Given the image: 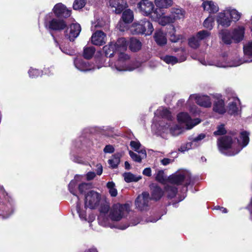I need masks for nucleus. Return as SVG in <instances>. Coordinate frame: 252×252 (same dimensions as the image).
I'll return each instance as SVG.
<instances>
[{"instance_id": "obj_44", "label": "nucleus", "mask_w": 252, "mask_h": 252, "mask_svg": "<svg viewBox=\"0 0 252 252\" xmlns=\"http://www.w3.org/2000/svg\"><path fill=\"white\" fill-rule=\"evenodd\" d=\"M144 25L145 29H146L145 34L146 35H151L154 31L152 23L149 21L144 19Z\"/></svg>"}, {"instance_id": "obj_54", "label": "nucleus", "mask_w": 252, "mask_h": 252, "mask_svg": "<svg viewBox=\"0 0 252 252\" xmlns=\"http://www.w3.org/2000/svg\"><path fill=\"white\" fill-rule=\"evenodd\" d=\"M156 179L157 181L162 183L163 182L165 178L164 175V172L163 170H159L156 174Z\"/></svg>"}, {"instance_id": "obj_1", "label": "nucleus", "mask_w": 252, "mask_h": 252, "mask_svg": "<svg viewBox=\"0 0 252 252\" xmlns=\"http://www.w3.org/2000/svg\"><path fill=\"white\" fill-rule=\"evenodd\" d=\"M249 133L246 131L240 132L238 136L236 133L222 137L218 140L220 152L228 156L239 153L249 142Z\"/></svg>"}, {"instance_id": "obj_9", "label": "nucleus", "mask_w": 252, "mask_h": 252, "mask_svg": "<svg viewBox=\"0 0 252 252\" xmlns=\"http://www.w3.org/2000/svg\"><path fill=\"white\" fill-rule=\"evenodd\" d=\"M127 204H115L111 209L109 217L113 221H119L127 213Z\"/></svg>"}, {"instance_id": "obj_19", "label": "nucleus", "mask_w": 252, "mask_h": 252, "mask_svg": "<svg viewBox=\"0 0 252 252\" xmlns=\"http://www.w3.org/2000/svg\"><path fill=\"white\" fill-rule=\"evenodd\" d=\"M112 11L116 14H120L127 6L125 0H108Z\"/></svg>"}, {"instance_id": "obj_62", "label": "nucleus", "mask_w": 252, "mask_h": 252, "mask_svg": "<svg viewBox=\"0 0 252 252\" xmlns=\"http://www.w3.org/2000/svg\"><path fill=\"white\" fill-rule=\"evenodd\" d=\"M144 175H145L148 177H150L151 176V169L150 168H146L144 169L142 172Z\"/></svg>"}, {"instance_id": "obj_23", "label": "nucleus", "mask_w": 252, "mask_h": 252, "mask_svg": "<svg viewBox=\"0 0 252 252\" xmlns=\"http://www.w3.org/2000/svg\"><path fill=\"white\" fill-rule=\"evenodd\" d=\"M108 206H105L100 209V214L98 217V220L100 225L103 226H109V218L107 217L106 214L109 211Z\"/></svg>"}, {"instance_id": "obj_40", "label": "nucleus", "mask_w": 252, "mask_h": 252, "mask_svg": "<svg viewBox=\"0 0 252 252\" xmlns=\"http://www.w3.org/2000/svg\"><path fill=\"white\" fill-rule=\"evenodd\" d=\"M109 189V192L112 197H116L118 194L117 189L116 188L115 184L113 182H108L106 185Z\"/></svg>"}, {"instance_id": "obj_28", "label": "nucleus", "mask_w": 252, "mask_h": 252, "mask_svg": "<svg viewBox=\"0 0 252 252\" xmlns=\"http://www.w3.org/2000/svg\"><path fill=\"white\" fill-rule=\"evenodd\" d=\"M202 7L204 10L208 11L209 13H215L218 11L219 7L217 4L212 1L206 0L204 1L202 4Z\"/></svg>"}, {"instance_id": "obj_7", "label": "nucleus", "mask_w": 252, "mask_h": 252, "mask_svg": "<svg viewBox=\"0 0 252 252\" xmlns=\"http://www.w3.org/2000/svg\"><path fill=\"white\" fill-rule=\"evenodd\" d=\"M3 196L2 203H0V216L2 219L9 218L14 211V202L13 199L4 191L1 190Z\"/></svg>"}, {"instance_id": "obj_36", "label": "nucleus", "mask_w": 252, "mask_h": 252, "mask_svg": "<svg viewBox=\"0 0 252 252\" xmlns=\"http://www.w3.org/2000/svg\"><path fill=\"white\" fill-rule=\"evenodd\" d=\"M141 43L138 39L131 38L129 43V49L133 52H137L139 51L141 48Z\"/></svg>"}, {"instance_id": "obj_14", "label": "nucleus", "mask_w": 252, "mask_h": 252, "mask_svg": "<svg viewBox=\"0 0 252 252\" xmlns=\"http://www.w3.org/2000/svg\"><path fill=\"white\" fill-rule=\"evenodd\" d=\"M81 30L80 24L73 23L65 31V36L70 41H73L78 36Z\"/></svg>"}, {"instance_id": "obj_3", "label": "nucleus", "mask_w": 252, "mask_h": 252, "mask_svg": "<svg viewBox=\"0 0 252 252\" xmlns=\"http://www.w3.org/2000/svg\"><path fill=\"white\" fill-rule=\"evenodd\" d=\"M244 53L245 57L249 58L248 59H244L243 61L230 63L229 65L220 64L218 63L206 61L204 58L198 57L196 55H192L191 57L193 59L197 60L199 62L205 65H216L219 67H225L226 66L235 67L240 65L244 63H250L252 62V42H249L244 46Z\"/></svg>"}, {"instance_id": "obj_57", "label": "nucleus", "mask_w": 252, "mask_h": 252, "mask_svg": "<svg viewBox=\"0 0 252 252\" xmlns=\"http://www.w3.org/2000/svg\"><path fill=\"white\" fill-rule=\"evenodd\" d=\"M60 49L62 51V52L63 53L69 55H72L73 52L67 47L63 46V45H60Z\"/></svg>"}, {"instance_id": "obj_61", "label": "nucleus", "mask_w": 252, "mask_h": 252, "mask_svg": "<svg viewBox=\"0 0 252 252\" xmlns=\"http://www.w3.org/2000/svg\"><path fill=\"white\" fill-rule=\"evenodd\" d=\"M86 176L88 180H91L95 177V173L94 172L90 171L87 174Z\"/></svg>"}, {"instance_id": "obj_18", "label": "nucleus", "mask_w": 252, "mask_h": 252, "mask_svg": "<svg viewBox=\"0 0 252 252\" xmlns=\"http://www.w3.org/2000/svg\"><path fill=\"white\" fill-rule=\"evenodd\" d=\"M53 11L55 15L60 18H67L71 15V11L62 3L56 4Z\"/></svg>"}, {"instance_id": "obj_51", "label": "nucleus", "mask_w": 252, "mask_h": 252, "mask_svg": "<svg viewBox=\"0 0 252 252\" xmlns=\"http://www.w3.org/2000/svg\"><path fill=\"white\" fill-rule=\"evenodd\" d=\"M28 73L31 78H33L38 77L42 75V72L38 69L31 68L29 70Z\"/></svg>"}, {"instance_id": "obj_31", "label": "nucleus", "mask_w": 252, "mask_h": 252, "mask_svg": "<svg viewBox=\"0 0 252 252\" xmlns=\"http://www.w3.org/2000/svg\"><path fill=\"white\" fill-rule=\"evenodd\" d=\"M154 38L156 43L159 46L166 44L167 39L165 34L161 31H157L155 33Z\"/></svg>"}, {"instance_id": "obj_30", "label": "nucleus", "mask_w": 252, "mask_h": 252, "mask_svg": "<svg viewBox=\"0 0 252 252\" xmlns=\"http://www.w3.org/2000/svg\"><path fill=\"white\" fill-rule=\"evenodd\" d=\"M220 37L223 42L226 44H230L232 43V33L231 34L229 31L227 30H222L219 32Z\"/></svg>"}, {"instance_id": "obj_46", "label": "nucleus", "mask_w": 252, "mask_h": 252, "mask_svg": "<svg viewBox=\"0 0 252 252\" xmlns=\"http://www.w3.org/2000/svg\"><path fill=\"white\" fill-rule=\"evenodd\" d=\"M88 147L90 146V142L88 141V140L85 138L84 137H81L76 142L75 146L78 148H82L83 146Z\"/></svg>"}, {"instance_id": "obj_38", "label": "nucleus", "mask_w": 252, "mask_h": 252, "mask_svg": "<svg viewBox=\"0 0 252 252\" xmlns=\"http://www.w3.org/2000/svg\"><path fill=\"white\" fill-rule=\"evenodd\" d=\"M120 157L121 156L119 154H115L111 159L108 160V162L112 168L117 167L120 162Z\"/></svg>"}, {"instance_id": "obj_27", "label": "nucleus", "mask_w": 252, "mask_h": 252, "mask_svg": "<svg viewBox=\"0 0 252 252\" xmlns=\"http://www.w3.org/2000/svg\"><path fill=\"white\" fill-rule=\"evenodd\" d=\"M217 21L219 25H220L224 27H228L231 24V20L228 16H226L223 12L219 13Z\"/></svg>"}, {"instance_id": "obj_13", "label": "nucleus", "mask_w": 252, "mask_h": 252, "mask_svg": "<svg viewBox=\"0 0 252 252\" xmlns=\"http://www.w3.org/2000/svg\"><path fill=\"white\" fill-rule=\"evenodd\" d=\"M177 119L179 123L185 124L187 129H191L200 122L199 119L192 120L187 113L182 112L177 115Z\"/></svg>"}, {"instance_id": "obj_39", "label": "nucleus", "mask_w": 252, "mask_h": 252, "mask_svg": "<svg viewBox=\"0 0 252 252\" xmlns=\"http://www.w3.org/2000/svg\"><path fill=\"white\" fill-rule=\"evenodd\" d=\"M95 51L94 47H87L84 49L83 55L85 59H89L91 58L94 55Z\"/></svg>"}, {"instance_id": "obj_20", "label": "nucleus", "mask_w": 252, "mask_h": 252, "mask_svg": "<svg viewBox=\"0 0 252 252\" xmlns=\"http://www.w3.org/2000/svg\"><path fill=\"white\" fill-rule=\"evenodd\" d=\"M106 34L101 31H96L92 36L93 44L101 46L105 43Z\"/></svg>"}, {"instance_id": "obj_17", "label": "nucleus", "mask_w": 252, "mask_h": 252, "mask_svg": "<svg viewBox=\"0 0 252 252\" xmlns=\"http://www.w3.org/2000/svg\"><path fill=\"white\" fill-rule=\"evenodd\" d=\"M138 7L143 15H150L154 11V5L152 2L148 0H142L138 4Z\"/></svg>"}, {"instance_id": "obj_8", "label": "nucleus", "mask_w": 252, "mask_h": 252, "mask_svg": "<svg viewBox=\"0 0 252 252\" xmlns=\"http://www.w3.org/2000/svg\"><path fill=\"white\" fill-rule=\"evenodd\" d=\"M101 198V194L94 190H90L85 195V205L91 209L97 207Z\"/></svg>"}, {"instance_id": "obj_52", "label": "nucleus", "mask_w": 252, "mask_h": 252, "mask_svg": "<svg viewBox=\"0 0 252 252\" xmlns=\"http://www.w3.org/2000/svg\"><path fill=\"white\" fill-rule=\"evenodd\" d=\"M226 133V130L224 128V125L223 124H221L218 126L217 130L214 132V134L215 135H221L225 134Z\"/></svg>"}, {"instance_id": "obj_35", "label": "nucleus", "mask_w": 252, "mask_h": 252, "mask_svg": "<svg viewBox=\"0 0 252 252\" xmlns=\"http://www.w3.org/2000/svg\"><path fill=\"white\" fill-rule=\"evenodd\" d=\"M157 116H159L163 118H166L168 120L171 119V115L170 112L165 108H159L155 113Z\"/></svg>"}, {"instance_id": "obj_58", "label": "nucleus", "mask_w": 252, "mask_h": 252, "mask_svg": "<svg viewBox=\"0 0 252 252\" xmlns=\"http://www.w3.org/2000/svg\"><path fill=\"white\" fill-rule=\"evenodd\" d=\"M92 25H93V26L91 28H92V30L93 31L94 27V28H100L103 26L104 23L102 21L100 20V19H98L96 21L93 22Z\"/></svg>"}, {"instance_id": "obj_42", "label": "nucleus", "mask_w": 252, "mask_h": 252, "mask_svg": "<svg viewBox=\"0 0 252 252\" xmlns=\"http://www.w3.org/2000/svg\"><path fill=\"white\" fill-rule=\"evenodd\" d=\"M210 34L211 33L209 31L202 30L198 32L195 35L201 42L202 40L207 39L210 36Z\"/></svg>"}, {"instance_id": "obj_41", "label": "nucleus", "mask_w": 252, "mask_h": 252, "mask_svg": "<svg viewBox=\"0 0 252 252\" xmlns=\"http://www.w3.org/2000/svg\"><path fill=\"white\" fill-rule=\"evenodd\" d=\"M81 178V177L80 176L76 175L74 177V179L71 180L68 185V189L70 192L74 195H76V194L74 192V189L76 186L77 182L80 180Z\"/></svg>"}, {"instance_id": "obj_63", "label": "nucleus", "mask_w": 252, "mask_h": 252, "mask_svg": "<svg viewBox=\"0 0 252 252\" xmlns=\"http://www.w3.org/2000/svg\"><path fill=\"white\" fill-rule=\"evenodd\" d=\"M173 160L170 158H164L161 160V162L163 165H167L169 164L170 163L172 162Z\"/></svg>"}, {"instance_id": "obj_26", "label": "nucleus", "mask_w": 252, "mask_h": 252, "mask_svg": "<svg viewBox=\"0 0 252 252\" xmlns=\"http://www.w3.org/2000/svg\"><path fill=\"white\" fill-rule=\"evenodd\" d=\"M144 20L138 23H133L131 28V32L133 34H145Z\"/></svg>"}, {"instance_id": "obj_29", "label": "nucleus", "mask_w": 252, "mask_h": 252, "mask_svg": "<svg viewBox=\"0 0 252 252\" xmlns=\"http://www.w3.org/2000/svg\"><path fill=\"white\" fill-rule=\"evenodd\" d=\"M245 29L243 27H239L235 29L232 32V38L235 42H239L243 40Z\"/></svg>"}, {"instance_id": "obj_64", "label": "nucleus", "mask_w": 252, "mask_h": 252, "mask_svg": "<svg viewBox=\"0 0 252 252\" xmlns=\"http://www.w3.org/2000/svg\"><path fill=\"white\" fill-rule=\"evenodd\" d=\"M138 153V154H140V157H142V159L144 158H146V156H147V154H146V152L145 151V150L144 149H141V150H138V151H136Z\"/></svg>"}, {"instance_id": "obj_45", "label": "nucleus", "mask_w": 252, "mask_h": 252, "mask_svg": "<svg viewBox=\"0 0 252 252\" xmlns=\"http://www.w3.org/2000/svg\"><path fill=\"white\" fill-rule=\"evenodd\" d=\"M76 210L80 219L82 220H87L86 211L80 208V203L78 201L76 205Z\"/></svg>"}, {"instance_id": "obj_47", "label": "nucleus", "mask_w": 252, "mask_h": 252, "mask_svg": "<svg viewBox=\"0 0 252 252\" xmlns=\"http://www.w3.org/2000/svg\"><path fill=\"white\" fill-rule=\"evenodd\" d=\"M228 11L229 12V15L234 21H237L239 20L241 14L236 9H229L228 10Z\"/></svg>"}, {"instance_id": "obj_50", "label": "nucleus", "mask_w": 252, "mask_h": 252, "mask_svg": "<svg viewBox=\"0 0 252 252\" xmlns=\"http://www.w3.org/2000/svg\"><path fill=\"white\" fill-rule=\"evenodd\" d=\"M86 0H75L73 3V7L75 10L82 8L85 5Z\"/></svg>"}, {"instance_id": "obj_5", "label": "nucleus", "mask_w": 252, "mask_h": 252, "mask_svg": "<svg viewBox=\"0 0 252 252\" xmlns=\"http://www.w3.org/2000/svg\"><path fill=\"white\" fill-rule=\"evenodd\" d=\"M128 41L124 37L118 39L115 43H111L103 47V51L106 57H112L114 55L118 56L121 52H125L128 45Z\"/></svg>"}, {"instance_id": "obj_11", "label": "nucleus", "mask_w": 252, "mask_h": 252, "mask_svg": "<svg viewBox=\"0 0 252 252\" xmlns=\"http://www.w3.org/2000/svg\"><path fill=\"white\" fill-rule=\"evenodd\" d=\"M50 14L45 18L44 24L45 27L51 31H61L66 27V24L63 20L52 18L48 20Z\"/></svg>"}, {"instance_id": "obj_21", "label": "nucleus", "mask_w": 252, "mask_h": 252, "mask_svg": "<svg viewBox=\"0 0 252 252\" xmlns=\"http://www.w3.org/2000/svg\"><path fill=\"white\" fill-rule=\"evenodd\" d=\"M206 137V135L204 133H200L195 137H192L190 139V142H188L186 144V149L182 150V151L188 150L190 148H194L200 145L201 141ZM182 149V148H181Z\"/></svg>"}, {"instance_id": "obj_6", "label": "nucleus", "mask_w": 252, "mask_h": 252, "mask_svg": "<svg viewBox=\"0 0 252 252\" xmlns=\"http://www.w3.org/2000/svg\"><path fill=\"white\" fill-rule=\"evenodd\" d=\"M228 102L226 107V112L229 115L237 116L241 112L240 101L236 94L230 89L226 90Z\"/></svg>"}, {"instance_id": "obj_56", "label": "nucleus", "mask_w": 252, "mask_h": 252, "mask_svg": "<svg viewBox=\"0 0 252 252\" xmlns=\"http://www.w3.org/2000/svg\"><path fill=\"white\" fill-rule=\"evenodd\" d=\"M131 147L135 151H138L140 149L141 144L139 141H131L130 143Z\"/></svg>"}, {"instance_id": "obj_55", "label": "nucleus", "mask_w": 252, "mask_h": 252, "mask_svg": "<svg viewBox=\"0 0 252 252\" xmlns=\"http://www.w3.org/2000/svg\"><path fill=\"white\" fill-rule=\"evenodd\" d=\"M129 156L131 158L135 161L137 162H141L142 160V157H140V155L134 153L133 152L130 151L129 152Z\"/></svg>"}, {"instance_id": "obj_33", "label": "nucleus", "mask_w": 252, "mask_h": 252, "mask_svg": "<svg viewBox=\"0 0 252 252\" xmlns=\"http://www.w3.org/2000/svg\"><path fill=\"white\" fill-rule=\"evenodd\" d=\"M124 180L126 183L137 182L141 179V176H136L131 172H125L123 174Z\"/></svg>"}, {"instance_id": "obj_4", "label": "nucleus", "mask_w": 252, "mask_h": 252, "mask_svg": "<svg viewBox=\"0 0 252 252\" xmlns=\"http://www.w3.org/2000/svg\"><path fill=\"white\" fill-rule=\"evenodd\" d=\"M141 64L139 62L129 60V56L122 52L118 55V60L114 63H110V66L112 69L118 71H131L139 67Z\"/></svg>"}, {"instance_id": "obj_32", "label": "nucleus", "mask_w": 252, "mask_h": 252, "mask_svg": "<svg viewBox=\"0 0 252 252\" xmlns=\"http://www.w3.org/2000/svg\"><path fill=\"white\" fill-rule=\"evenodd\" d=\"M152 198L155 200H159L163 195L164 191L158 186H154L151 188Z\"/></svg>"}, {"instance_id": "obj_59", "label": "nucleus", "mask_w": 252, "mask_h": 252, "mask_svg": "<svg viewBox=\"0 0 252 252\" xmlns=\"http://www.w3.org/2000/svg\"><path fill=\"white\" fill-rule=\"evenodd\" d=\"M114 148L112 145H106L103 149V152L105 153H113L114 152Z\"/></svg>"}, {"instance_id": "obj_43", "label": "nucleus", "mask_w": 252, "mask_h": 252, "mask_svg": "<svg viewBox=\"0 0 252 252\" xmlns=\"http://www.w3.org/2000/svg\"><path fill=\"white\" fill-rule=\"evenodd\" d=\"M189 44L192 48L196 49L199 47L200 41L196 35H195L189 39Z\"/></svg>"}, {"instance_id": "obj_25", "label": "nucleus", "mask_w": 252, "mask_h": 252, "mask_svg": "<svg viewBox=\"0 0 252 252\" xmlns=\"http://www.w3.org/2000/svg\"><path fill=\"white\" fill-rule=\"evenodd\" d=\"M185 14V11L179 7L172 8L170 12V15L174 22L177 20L184 19Z\"/></svg>"}, {"instance_id": "obj_10", "label": "nucleus", "mask_w": 252, "mask_h": 252, "mask_svg": "<svg viewBox=\"0 0 252 252\" xmlns=\"http://www.w3.org/2000/svg\"><path fill=\"white\" fill-rule=\"evenodd\" d=\"M165 14L164 9H156L152 13V19L162 26L174 23L171 15L165 16Z\"/></svg>"}, {"instance_id": "obj_2", "label": "nucleus", "mask_w": 252, "mask_h": 252, "mask_svg": "<svg viewBox=\"0 0 252 252\" xmlns=\"http://www.w3.org/2000/svg\"><path fill=\"white\" fill-rule=\"evenodd\" d=\"M169 184L165 186L164 189L167 197L169 199L174 197L177 193V188L175 185H184L183 187L184 193L188 190V186L191 183L190 173L187 170H180L168 177Z\"/></svg>"}, {"instance_id": "obj_49", "label": "nucleus", "mask_w": 252, "mask_h": 252, "mask_svg": "<svg viewBox=\"0 0 252 252\" xmlns=\"http://www.w3.org/2000/svg\"><path fill=\"white\" fill-rule=\"evenodd\" d=\"M170 131L173 136H177L182 132L183 130L180 126L175 125L170 128Z\"/></svg>"}, {"instance_id": "obj_53", "label": "nucleus", "mask_w": 252, "mask_h": 252, "mask_svg": "<svg viewBox=\"0 0 252 252\" xmlns=\"http://www.w3.org/2000/svg\"><path fill=\"white\" fill-rule=\"evenodd\" d=\"M91 187V185L88 183H83L79 185L78 189L80 193H83Z\"/></svg>"}, {"instance_id": "obj_24", "label": "nucleus", "mask_w": 252, "mask_h": 252, "mask_svg": "<svg viewBox=\"0 0 252 252\" xmlns=\"http://www.w3.org/2000/svg\"><path fill=\"white\" fill-rule=\"evenodd\" d=\"M160 59L166 63L173 65L177 63H181L185 61L186 60V56L184 53H183V55L178 59L173 56L165 55L161 56Z\"/></svg>"}, {"instance_id": "obj_48", "label": "nucleus", "mask_w": 252, "mask_h": 252, "mask_svg": "<svg viewBox=\"0 0 252 252\" xmlns=\"http://www.w3.org/2000/svg\"><path fill=\"white\" fill-rule=\"evenodd\" d=\"M214 22V18L212 16H209L204 21L203 26L205 28L211 30L213 27Z\"/></svg>"}, {"instance_id": "obj_37", "label": "nucleus", "mask_w": 252, "mask_h": 252, "mask_svg": "<svg viewBox=\"0 0 252 252\" xmlns=\"http://www.w3.org/2000/svg\"><path fill=\"white\" fill-rule=\"evenodd\" d=\"M122 18L125 23H130L133 20V13L130 9H126L124 11Z\"/></svg>"}, {"instance_id": "obj_60", "label": "nucleus", "mask_w": 252, "mask_h": 252, "mask_svg": "<svg viewBox=\"0 0 252 252\" xmlns=\"http://www.w3.org/2000/svg\"><path fill=\"white\" fill-rule=\"evenodd\" d=\"M95 171L97 175L100 176L102 174L103 171V167L101 164L98 163L96 165Z\"/></svg>"}, {"instance_id": "obj_34", "label": "nucleus", "mask_w": 252, "mask_h": 252, "mask_svg": "<svg viewBox=\"0 0 252 252\" xmlns=\"http://www.w3.org/2000/svg\"><path fill=\"white\" fill-rule=\"evenodd\" d=\"M155 3L158 7L157 9H164L170 7L173 1L172 0H155Z\"/></svg>"}, {"instance_id": "obj_16", "label": "nucleus", "mask_w": 252, "mask_h": 252, "mask_svg": "<svg viewBox=\"0 0 252 252\" xmlns=\"http://www.w3.org/2000/svg\"><path fill=\"white\" fill-rule=\"evenodd\" d=\"M74 64L78 70L82 72H86L94 69V65L90 63L89 62L81 58H75L74 60Z\"/></svg>"}, {"instance_id": "obj_22", "label": "nucleus", "mask_w": 252, "mask_h": 252, "mask_svg": "<svg viewBox=\"0 0 252 252\" xmlns=\"http://www.w3.org/2000/svg\"><path fill=\"white\" fill-rule=\"evenodd\" d=\"M213 110L220 115H223L226 112L224 101L222 99H217L213 104Z\"/></svg>"}, {"instance_id": "obj_15", "label": "nucleus", "mask_w": 252, "mask_h": 252, "mask_svg": "<svg viewBox=\"0 0 252 252\" xmlns=\"http://www.w3.org/2000/svg\"><path fill=\"white\" fill-rule=\"evenodd\" d=\"M150 200L149 193L147 192H144L138 195L135 200V205L140 210H146L148 207L149 202Z\"/></svg>"}, {"instance_id": "obj_12", "label": "nucleus", "mask_w": 252, "mask_h": 252, "mask_svg": "<svg viewBox=\"0 0 252 252\" xmlns=\"http://www.w3.org/2000/svg\"><path fill=\"white\" fill-rule=\"evenodd\" d=\"M193 99H194L195 103L205 108H208L211 106L212 103L210 98L207 95H201L199 94H191L189 96L187 104L190 105Z\"/></svg>"}]
</instances>
